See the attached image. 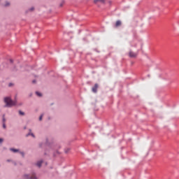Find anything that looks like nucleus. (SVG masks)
<instances>
[{
  "label": "nucleus",
  "instance_id": "obj_1",
  "mask_svg": "<svg viewBox=\"0 0 179 179\" xmlns=\"http://www.w3.org/2000/svg\"><path fill=\"white\" fill-rule=\"evenodd\" d=\"M4 102L6 103V107H13V106H16V101H12L10 97L4 98Z\"/></svg>",
  "mask_w": 179,
  "mask_h": 179
},
{
  "label": "nucleus",
  "instance_id": "obj_2",
  "mask_svg": "<svg viewBox=\"0 0 179 179\" xmlns=\"http://www.w3.org/2000/svg\"><path fill=\"white\" fill-rule=\"evenodd\" d=\"M24 179H37V178L36 177V175H34V174H32L31 176L24 175Z\"/></svg>",
  "mask_w": 179,
  "mask_h": 179
},
{
  "label": "nucleus",
  "instance_id": "obj_3",
  "mask_svg": "<svg viewBox=\"0 0 179 179\" xmlns=\"http://www.w3.org/2000/svg\"><path fill=\"white\" fill-rule=\"evenodd\" d=\"M97 89H99V85L95 84L94 86L92 87V92L94 93H96L97 92Z\"/></svg>",
  "mask_w": 179,
  "mask_h": 179
},
{
  "label": "nucleus",
  "instance_id": "obj_4",
  "mask_svg": "<svg viewBox=\"0 0 179 179\" xmlns=\"http://www.w3.org/2000/svg\"><path fill=\"white\" fill-rule=\"evenodd\" d=\"M129 57H131V58H135V57H136V54L134 53L133 52H130L129 53Z\"/></svg>",
  "mask_w": 179,
  "mask_h": 179
},
{
  "label": "nucleus",
  "instance_id": "obj_5",
  "mask_svg": "<svg viewBox=\"0 0 179 179\" xmlns=\"http://www.w3.org/2000/svg\"><path fill=\"white\" fill-rule=\"evenodd\" d=\"M122 22L120 20H117L115 23V27H119V26H121Z\"/></svg>",
  "mask_w": 179,
  "mask_h": 179
},
{
  "label": "nucleus",
  "instance_id": "obj_6",
  "mask_svg": "<svg viewBox=\"0 0 179 179\" xmlns=\"http://www.w3.org/2000/svg\"><path fill=\"white\" fill-rule=\"evenodd\" d=\"M42 164H43V161H39L37 162L36 166H38V167H41Z\"/></svg>",
  "mask_w": 179,
  "mask_h": 179
},
{
  "label": "nucleus",
  "instance_id": "obj_7",
  "mask_svg": "<svg viewBox=\"0 0 179 179\" xmlns=\"http://www.w3.org/2000/svg\"><path fill=\"white\" fill-rule=\"evenodd\" d=\"M10 150H11L12 152H14V153H16V152H19V150L14 149V148H10Z\"/></svg>",
  "mask_w": 179,
  "mask_h": 179
},
{
  "label": "nucleus",
  "instance_id": "obj_8",
  "mask_svg": "<svg viewBox=\"0 0 179 179\" xmlns=\"http://www.w3.org/2000/svg\"><path fill=\"white\" fill-rule=\"evenodd\" d=\"M6 122V119H5V115H3V124H5Z\"/></svg>",
  "mask_w": 179,
  "mask_h": 179
},
{
  "label": "nucleus",
  "instance_id": "obj_9",
  "mask_svg": "<svg viewBox=\"0 0 179 179\" xmlns=\"http://www.w3.org/2000/svg\"><path fill=\"white\" fill-rule=\"evenodd\" d=\"M98 1L99 2H104L105 0H94V3H96Z\"/></svg>",
  "mask_w": 179,
  "mask_h": 179
},
{
  "label": "nucleus",
  "instance_id": "obj_10",
  "mask_svg": "<svg viewBox=\"0 0 179 179\" xmlns=\"http://www.w3.org/2000/svg\"><path fill=\"white\" fill-rule=\"evenodd\" d=\"M36 94H37L38 96V97H41V93L36 92Z\"/></svg>",
  "mask_w": 179,
  "mask_h": 179
},
{
  "label": "nucleus",
  "instance_id": "obj_11",
  "mask_svg": "<svg viewBox=\"0 0 179 179\" xmlns=\"http://www.w3.org/2000/svg\"><path fill=\"white\" fill-rule=\"evenodd\" d=\"M29 135H31L33 138H34V134L33 133H29L27 135V136H29Z\"/></svg>",
  "mask_w": 179,
  "mask_h": 179
},
{
  "label": "nucleus",
  "instance_id": "obj_12",
  "mask_svg": "<svg viewBox=\"0 0 179 179\" xmlns=\"http://www.w3.org/2000/svg\"><path fill=\"white\" fill-rule=\"evenodd\" d=\"M19 114L20 115H24V113L22 112L21 110L19 111Z\"/></svg>",
  "mask_w": 179,
  "mask_h": 179
},
{
  "label": "nucleus",
  "instance_id": "obj_13",
  "mask_svg": "<svg viewBox=\"0 0 179 179\" xmlns=\"http://www.w3.org/2000/svg\"><path fill=\"white\" fill-rule=\"evenodd\" d=\"M3 128L5 129H6V124L5 123H3Z\"/></svg>",
  "mask_w": 179,
  "mask_h": 179
},
{
  "label": "nucleus",
  "instance_id": "obj_14",
  "mask_svg": "<svg viewBox=\"0 0 179 179\" xmlns=\"http://www.w3.org/2000/svg\"><path fill=\"white\" fill-rule=\"evenodd\" d=\"M9 5H10L9 2L7 1V2L6 3V4H5V6H9Z\"/></svg>",
  "mask_w": 179,
  "mask_h": 179
},
{
  "label": "nucleus",
  "instance_id": "obj_15",
  "mask_svg": "<svg viewBox=\"0 0 179 179\" xmlns=\"http://www.w3.org/2000/svg\"><path fill=\"white\" fill-rule=\"evenodd\" d=\"M41 120H43V115H41L39 117V121H41Z\"/></svg>",
  "mask_w": 179,
  "mask_h": 179
},
{
  "label": "nucleus",
  "instance_id": "obj_16",
  "mask_svg": "<svg viewBox=\"0 0 179 179\" xmlns=\"http://www.w3.org/2000/svg\"><path fill=\"white\" fill-rule=\"evenodd\" d=\"M3 142V139L0 138V143H2Z\"/></svg>",
  "mask_w": 179,
  "mask_h": 179
},
{
  "label": "nucleus",
  "instance_id": "obj_17",
  "mask_svg": "<svg viewBox=\"0 0 179 179\" xmlns=\"http://www.w3.org/2000/svg\"><path fill=\"white\" fill-rule=\"evenodd\" d=\"M32 83H36V80H33Z\"/></svg>",
  "mask_w": 179,
  "mask_h": 179
},
{
  "label": "nucleus",
  "instance_id": "obj_18",
  "mask_svg": "<svg viewBox=\"0 0 179 179\" xmlns=\"http://www.w3.org/2000/svg\"><path fill=\"white\" fill-rule=\"evenodd\" d=\"M34 10V8H31V10Z\"/></svg>",
  "mask_w": 179,
  "mask_h": 179
},
{
  "label": "nucleus",
  "instance_id": "obj_19",
  "mask_svg": "<svg viewBox=\"0 0 179 179\" xmlns=\"http://www.w3.org/2000/svg\"><path fill=\"white\" fill-rule=\"evenodd\" d=\"M22 156H24V154L23 152H22Z\"/></svg>",
  "mask_w": 179,
  "mask_h": 179
},
{
  "label": "nucleus",
  "instance_id": "obj_20",
  "mask_svg": "<svg viewBox=\"0 0 179 179\" xmlns=\"http://www.w3.org/2000/svg\"><path fill=\"white\" fill-rule=\"evenodd\" d=\"M7 162H10V160L8 159Z\"/></svg>",
  "mask_w": 179,
  "mask_h": 179
}]
</instances>
